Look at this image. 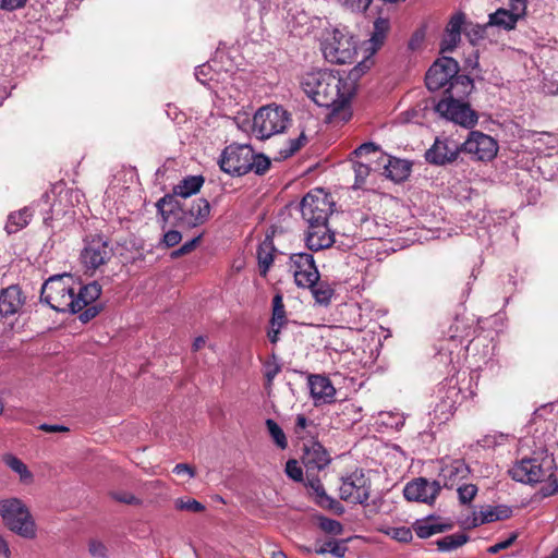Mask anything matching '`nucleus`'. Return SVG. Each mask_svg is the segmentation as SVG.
Masks as SVG:
<instances>
[{
  "label": "nucleus",
  "instance_id": "f257e3e1",
  "mask_svg": "<svg viewBox=\"0 0 558 558\" xmlns=\"http://www.w3.org/2000/svg\"><path fill=\"white\" fill-rule=\"evenodd\" d=\"M101 294V287L97 281L82 286L72 275L63 274L50 277L41 288L40 301L60 313L76 314L83 311L78 318L88 323L96 317L100 308L90 305Z\"/></svg>",
  "mask_w": 558,
  "mask_h": 558
},
{
  "label": "nucleus",
  "instance_id": "f03ea898",
  "mask_svg": "<svg viewBox=\"0 0 558 558\" xmlns=\"http://www.w3.org/2000/svg\"><path fill=\"white\" fill-rule=\"evenodd\" d=\"M301 87L317 106L330 110L335 117L349 106L355 84L348 75L329 70H313L301 77Z\"/></svg>",
  "mask_w": 558,
  "mask_h": 558
},
{
  "label": "nucleus",
  "instance_id": "7ed1b4c3",
  "mask_svg": "<svg viewBox=\"0 0 558 558\" xmlns=\"http://www.w3.org/2000/svg\"><path fill=\"white\" fill-rule=\"evenodd\" d=\"M474 89L472 78L456 81L451 92L435 105V111L444 119L452 121L464 128H471L477 122V114L471 109L468 97Z\"/></svg>",
  "mask_w": 558,
  "mask_h": 558
},
{
  "label": "nucleus",
  "instance_id": "20e7f679",
  "mask_svg": "<svg viewBox=\"0 0 558 558\" xmlns=\"http://www.w3.org/2000/svg\"><path fill=\"white\" fill-rule=\"evenodd\" d=\"M322 51L330 63H352L357 54V43L347 27L327 31L322 41Z\"/></svg>",
  "mask_w": 558,
  "mask_h": 558
},
{
  "label": "nucleus",
  "instance_id": "39448f33",
  "mask_svg": "<svg viewBox=\"0 0 558 558\" xmlns=\"http://www.w3.org/2000/svg\"><path fill=\"white\" fill-rule=\"evenodd\" d=\"M291 116L278 105L260 107L252 119V134L258 140H267L286 131Z\"/></svg>",
  "mask_w": 558,
  "mask_h": 558
},
{
  "label": "nucleus",
  "instance_id": "423d86ee",
  "mask_svg": "<svg viewBox=\"0 0 558 558\" xmlns=\"http://www.w3.org/2000/svg\"><path fill=\"white\" fill-rule=\"evenodd\" d=\"M459 63L451 57L438 58L429 66L425 74V84L430 92L444 90V95L451 92L456 81L471 78L468 75L459 74Z\"/></svg>",
  "mask_w": 558,
  "mask_h": 558
},
{
  "label": "nucleus",
  "instance_id": "0eeeda50",
  "mask_svg": "<svg viewBox=\"0 0 558 558\" xmlns=\"http://www.w3.org/2000/svg\"><path fill=\"white\" fill-rule=\"evenodd\" d=\"M555 462L550 457L524 458L515 462L509 470V475L515 482L536 484L554 476Z\"/></svg>",
  "mask_w": 558,
  "mask_h": 558
},
{
  "label": "nucleus",
  "instance_id": "6e6552de",
  "mask_svg": "<svg viewBox=\"0 0 558 558\" xmlns=\"http://www.w3.org/2000/svg\"><path fill=\"white\" fill-rule=\"evenodd\" d=\"M0 515L12 532L26 538L35 536V523L22 500L17 498L1 500Z\"/></svg>",
  "mask_w": 558,
  "mask_h": 558
},
{
  "label": "nucleus",
  "instance_id": "1a4fd4ad",
  "mask_svg": "<svg viewBox=\"0 0 558 558\" xmlns=\"http://www.w3.org/2000/svg\"><path fill=\"white\" fill-rule=\"evenodd\" d=\"M335 201L331 194L323 189L310 191L301 201L300 209L307 225L328 222L335 210Z\"/></svg>",
  "mask_w": 558,
  "mask_h": 558
},
{
  "label": "nucleus",
  "instance_id": "9d476101",
  "mask_svg": "<svg viewBox=\"0 0 558 558\" xmlns=\"http://www.w3.org/2000/svg\"><path fill=\"white\" fill-rule=\"evenodd\" d=\"M253 148L247 144H231L227 146L220 156V169L231 175H244L250 172V160Z\"/></svg>",
  "mask_w": 558,
  "mask_h": 558
},
{
  "label": "nucleus",
  "instance_id": "9b49d317",
  "mask_svg": "<svg viewBox=\"0 0 558 558\" xmlns=\"http://www.w3.org/2000/svg\"><path fill=\"white\" fill-rule=\"evenodd\" d=\"M289 270L293 274L295 284L302 289L312 287L320 278L314 256L306 252L290 255Z\"/></svg>",
  "mask_w": 558,
  "mask_h": 558
},
{
  "label": "nucleus",
  "instance_id": "f8f14e48",
  "mask_svg": "<svg viewBox=\"0 0 558 558\" xmlns=\"http://www.w3.org/2000/svg\"><path fill=\"white\" fill-rule=\"evenodd\" d=\"M461 151L471 155L476 160L490 161L497 155L498 144L490 135L472 131L461 144Z\"/></svg>",
  "mask_w": 558,
  "mask_h": 558
},
{
  "label": "nucleus",
  "instance_id": "ddd939ff",
  "mask_svg": "<svg viewBox=\"0 0 558 558\" xmlns=\"http://www.w3.org/2000/svg\"><path fill=\"white\" fill-rule=\"evenodd\" d=\"M439 463L440 469L436 481L439 482L440 488L453 489L471 474V469L463 459L444 457Z\"/></svg>",
  "mask_w": 558,
  "mask_h": 558
},
{
  "label": "nucleus",
  "instance_id": "4468645a",
  "mask_svg": "<svg viewBox=\"0 0 558 558\" xmlns=\"http://www.w3.org/2000/svg\"><path fill=\"white\" fill-rule=\"evenodd\" d=\"M437 398L438 402L434 408L435 415L441 421H447L453 415L462 399L457 380L450 378L441 383L437 390Z\"/></svg>",
  "mask_w": 558,
  "mask_h": 558
},
{
  "label": "nucleus",
  "instance_id": "2eb2a0df",
  "mask_svg": "<svg viewBox=\"0 0 558 558\" xmlns=\"http://www.w3.org/2000/svg\"><path fill=\"white\" fill-rule=\"evenodd\" d=\"M112 256V248L102 236H93L85 241L81 260L86 269L96 270L105 265Z\"/></svg>",
  "mask_w": 558,
  "mask_h": 558
},
{
  "label": "nucleus",
  "instance_id": "dca6fc26",
  "mask_svg": "<svg viewBox=\"0 0 558 558\" xmlns=\"http://www.w3.org/2000/svg\"><path fill=\"white\" fill-rule=\"evenodd\" d=\"M339 494L344 501L364 505L369 498L371 486L362 474H351L342 478Z\"/></svg>",
  "mask_w": 558,
  "mask_h": 558
},
{
  "label": "nucleus",
  "instance_id": "f3484780",
  "mask_svg": "<svg viewBox=\"0 0 558 558\" xmlns=\"http://www.w3.org/2000/svg\"><path fill=\"white\" fill-rule=\"evenodd\" d=\"M440 493L439 482L428 481L424 477H418L409 482L404 489L403 496L410 501H418L432 505Z\"/></svg>",
  "mask_w": 558,
  "mask_h": 558
},
{
  "label": "nucleus",
  "instance_id": "a211bd4d",
  "mask_svg": "<svg viewBox=\"0 0 558 558\" xmlns=\"http://www.w3.org/2000/svg\"><path fill=\"white\" fill-rule=\"evenodd\" d=\"M460 151L461 145L457 142L437 137L432 147L426 150L425 159L432 165L444 166L453 162Z\"/></svg>",
  "mask_w": 558,
  "mask_h": 558
},
{
  "label": "nucleus",
  "instance_id": "6ab92c4d",
  "mask_svg": "<svg viewBox=\"0 0 558 558\" xmlns=\"http://www.w3.org/2000/svg\"><path fill=\"white\" fill-rule=\"evenodd\" d=\"M525 4L509 2V9L500 8L488 15V25L505 31L514 29L518 22L526 14Z\"/></svg>",
  "mask_w": 558,
  "mask_h": 558
},
{
  "label": "nucleus",
  "instance_id": "aec40b11",
  "mask_svg": "<svg viewBox=\"0 0 558 558\" xmlns=\"http://www.w3.org/2000/svg\"><path fill=\"white\" fill-rule=\"evenodd\" d=\"M210 215V205L205 198H197L192 202L189 208H183L178 216V227L195 228L205 223Z\"/></svg>",
  "mask_w": 558,
  "mask_h": 558
},
{
  "label": "nucleus",
  "instance_id": "412c9836",
  "mask_svg": "<svg viewBox=\"0 0 558 558\" xmlns=\"http://www.w3.org/2000/svg\"><path fill=\"white\" fill-rule=\"evenodd\" d=\"M335 243V232L329 228L328 222L307 225L305 234L306 247L311 251H322Z\"/></svg>",
  "mask_w": 558,
  "mask_h": 558
},
{
  "label": "nucleus",
  "instance_id": "4be33fe9",
  "mask_svg": "<svg viewBox=\"0 0 558 558\" xmlns=\"http://www.w3.org/2000/svg\"><path fill=\"white\" fill-rule=\"evenodd\" d=\"M302 461L307 470H323L330 463L326 449L317 441H310L303 448Z\"/></svg>",
  "mask_w": 558,
  "mask_h": 558
},
{
  "label": "nucleus",
  "instance_id": "5701e85b",
  "mask_svg": "<svg viewBox=\"0 0 558 558\" xmlns=\"http://www.w3.org/2000/svg\"><path fill=\"white\" fill-rule=\"evenodd\" d=\"M452 526V523L442 522L438 517L427 515L425 518L417 519L413 523L412 529L420 538H428L432 535L451 530Z\"/></svg>",
  "mask_w": 558,
  "mask_h": 558
},
{
  "label": "nucleus",
  "instance_id": "b1692460",
  "mask_svg": "<svg viewBox=\"0 0 558 558\" xmlns=\"http://www.w3.org/2000/svg\"><path fill=\"white\" fill-rule=\"evenodd\" d=\"M308 385L311 396L315 400V403H328L332 401L336 390L327 377L322 375H312L308 378Z\"/></svg>",
  "mask_w": 558,
  "mask_h": 558
},
{
  "label": "nucleus",
  "instance_id": "393cba45",
  "mask_svg": "<svg viewBox=\"0 0 558 558\" xmlns=\"http://www.w3.org/2000/svg\"><path fill=\"white\" fill-rule=\"evenodd\" d=\"M227 75L228 71L222 72L218 65L217 60H211L196 66L195 69L196 80L209 88H213V83L223 82Z\"/></svg>",
  "mask_w": 558,
  "mask_h": 558
},
{
  "label": "nucleus",
  "instance_id": "a878e982",
  "mask_svg": "<svg viewBox=\"0 0 558 558\" xmlns=\"http://www.w3.org/2000/svg\"><path fill=\"white\" fill-rule=\"evenodd\" d=\"M23 299L21 290L11 286L2 290L0 294V315L3 317L16 314L23 306Z\"/></svg>",
  "mask_w": 558,
  "mask_h": 558
},
{
  "label": "nucleus",
  "instance_id": "bb28decb",
  "mask_svg": "<svg viewBox=\"0 0 558 558\" xmlns=\"http://www.w3.org/2000/svg\"><path fill=\"white\" fill-rule=\"evenodd\" d=\"M177 197L178 195L172 192V194H166L156 203L158 214L163 222L173 218L178 223V216L181 215L182 206Z\"/></svg>",
  "mask_w": 558,
  "mask_h": 558
},
{
  "label": "nucleus",
  "instance_id": "cd10ccee",
  "mask_svg": "<svg viewBox=\"0 0 558 558\" xmlns=\"http://www.w3.org/2000/svg\"><path fill=\"white\" fill-rule=\"evenodd\" d=\"M276 247L271 240H264L257 248L256 257L262 277H266L275 258Z\"/></svg>",
  "mask_w": 558,
  "mask_h": 558
},
{
  "label": "nucleus",
  "instance_id": "c85d7f7f",
  "mask_svg": "<svg viewBox=\"0 0 558 558\" xmlns=\"http://www.w3.org/2000/svg\"><path fill=\"white\" fill-rule=\"evenodd\" d=\"M410 172V163L399 158H388L387 163L384 166V174L395 182L405 180Z\"/></svg>",
  "mask_w": 558,
  "mask_h": 558
},
{
  "label": "nucleus",
  "instance_id": "c756f323",
  "mask_svg": "<svg viewBox=\"0 0 558 558\" xmlns=\"http://www.w3.org/2000/svg\"><path fill=\"white\" fill-rule=\"evenodd\" d=\"M204 184L203 175H187L173 186L174 195L187 198L196 194Z\"/></svg>",
  "mask_w": 558,
  "mask_h": 558
},
{
  "label": "nucleus",
  "instance_id": "7c9ffc66",
  "mask_svg": "<svg viewBox=\"0 0 558 558\" xmlns=\"http://www.w3.org/2000/svg\"><path fill=\"white\" fill-rule=\"evenodd\" d=\"M31 218L32 213L27 207L10 214L5 223V231L9 234L16 233L28 225Z\"/></svg>",
  "mask_w": 558,
  "mask_h": 558
},
{
  "label": "nucleus",
  "instance_id": "2f4dec72",
  "mask_svg": "<svg viewBox=\"0 0 558 558\" xmlns=\"http://www.w3.org/2000/svg\"><path fill=\"white\" fill-rule=\"evenodd\" d=\"M311 289L312 294L319 305L328 306L335 295V289L332 284L327 281H316L312 287H306Z\"/></svg>",
  "mask_w": 558,
  "mask_h": 558
},
{
  "label": "nucleus",
  "instance_id": "473e14b6",
  "mask_svg": "<svg viewBox=\"0 0 558 558\" xmlns=\"http://www.w3.org/2000/svg\"><path fill=\"white\" fill-rule=\"evenodd\" d=\"M389 28L390 23L388 19L379 16L374 21L373 33L369 39L373 49H378L384 44Z\"/></svg>",
  "mask_w": 558,
  "mask_h": 558
},
{
  "label": "nucleus",
  "instance_id": "72a5a7b5",
  "mask_svg": "<svg viewBox=\"0 0 558 558\" xmlns=\"http://www.w3.org/2000/svg\"><path fill=\"white\" fill-rule=\"evenodd\" d=\"M347 550L345 542L338 539L324 542L314 549L317 555L331 554L336 558H343Z\"/></svg>",
  "mask_w": 558,
  "mask_h": 558
},
{
  "label": "nucleus",
  "instance_id": "f704fd0d",
  "mask_svg": "<svg viewBox=\"0 0 558 558\" xmlns=\"http://www.w3.org/2000/svg\"><path fill=\"white\" fill-rule=\"evenodd\" d=\"M486 523L506 520L511 517L512 509L506 505L487 506L481 509Z\"/></svg>",
  "mask_w": 558,
  "mask_h": 558
},
{
  "label": "nucleus",
  "instance_id": "c9c22d12",
  "mask_svg": "<svg viewBox=\"0 0 558 558\" xmlns=\"http://www.w3.org/2000/svg\"><path fill=\"white\" fill-rule=\"evenodd\" d=\"M469 541V536L464 533H456L447 535L436 542L438 550L452 551Z\"/></svg>",
  "mask_w": 558,
  "mask_h": 558
},
{
  "label": "nucleus",
  "instance_id": "e433bc0d",
  "mask_svg": "<svg viewBox=\"0 0 558 558\" xmlns=\"http://www.w3.org/2000/svg\"><path fill=\"white\" fill-rule=\"evenodd\" d=\"M4 462L13 472L19 474L22 482H28L32 480L33 475L29 472L27 465L17 457L13 454H7L4 457Z\"/></svg>",
  "mask_w": 558,
  "mask_h": 558
},
{
  "label": "nucleus",
  "instance_id": "4c0bfd02",
  "mask_svg": "<svg viewBox=\"0 0 558 558\" xmlns=\"http://www.w3.org/2000/svg\"><path fill=\"white\" fill-rule=\"evenodd\" d=\"M488 28H490V25H488V22L483 25L469 23V24H465L463 32H464V35L466 36V38L469 39V41L472 45H476L480 40H482L485 37Z\"/></svg>",
  "mask_w": 558,
  "mask_h": 558
},
{
  "label": "nucleus",
  "instance_id": "58836bf2",
  "mask_svg": "<svg viewBox=\"0 0 558 558\" xmlns=\"http://www.w3.org/2000/svg\"><path fill=\"white\" fill-rule=\"evenodd\" d=\"M288 323L283 299L281 294H276L272 299V315L270 325L284 326Z\"/></svg>",
  "mask_w": 558,
  "mask_h": 558
},
{
  "label": "nucleus",
  "instance_id": "ea45409f",
  "mask_svg": "<svg viewBox=\"0 0 558 558\" xmlns=\"http://www.w3.org/2000/svg\"><path fill=\"white\" fill-rule=\"evenodd\" d=\"M266 427L268 429V433L270 437L272 438L274 442L277 445L280 449H286L288 447V440L286 437L284 432L279 426V424L274 421L272 418L266 420Z\"/></svg>",
  "mask_w": 558,
  "mask_h": 558
},
{
  "label": "nucleus",
  "instance_id": "a19ab883",
  "mask_svg": "<svg viewBox=\"0 0 558 558\" xmlns=\"http://www.w3.org/2000/svg\"><path fill=\"white\" fill-rule=\"evenodd\" d=\"M454 488L461 505H470L478 492L477 486L471 483H461Z\"/></svg>",
  "mask_w": 558,
  "mask_h": 558
},
{
  "label": "nucleus",
  "instance_id": "79ce46f5",
  "mask_svg": "<svg viewBox=\"0 0 558 558\" xmlns=\"http://www.w3.org/2000/svg\"><path fill=\"white\" fill-rule=\"evenodd\" d=\"M270 159L263 154H255L253 151L252 159L250 160V172L257 175H263L270 168Z\"/></svg>",
  "mask_w": 558,
  "mask_h": 558
},
{
  "label": "nucleus",
  "instance_id": "37998d69",
  "mask_svg": "<svg viewBox=\"0 0 558 558\" xmlns=\"http://www.w3.org/2000/svg\"><path fill=\"white\" fill-rule=\"evenodd\" d=\"M380 417L383 424L391 428H395L396 430H399L401 427H403L405 422L404 415L400 413L384 412L380 413Z\"/></svg>",
  "mask_w": 558,
  "mask_h": 558
},
{
  "label": "nucleus",
  "instance_id": "c03bdc74",
  "mask_svg": "<svg viewBox=\"0 0 558 558\" xmlns=\"http://www.w3.org/2000/svg\"><path fill=\"white\" fill-rule=\"evenodd\" d=\"M175 508L179 510H185L190 512H202L205 510V506L193 498H179L175 500Z\"/></svg>",
  "mask_w": 558,
  "mask_h": 558
},
{
  "label": "nucleus",
  "instance_id": "a18cd8bd",
  "mask_svg": "<svg viewBox=\"0 0 558 558\" xmlns=\"http://www.w3.org/2000/svg\"><path fill=\"white\" fill-rule=\"evenodd\" d=\"M353 169L355 173V181L356 183H363L367 175L369 174L372 168L369 165V160H355L353 163Z\"/></svg>",
  "mask_w": 558,
  "mask_h": 558
},
{
  "label": "nucleus",
  "instance_id": "49530a36",
  "mask_svg": "<svg viewBox=\"0 0 558 558\" xmlns=\"http://www.w3.org/2000/svg\"><path fill=\"white\" fill-rule=\"evenodd\" d=\"M338 3L351 12H365L373 0H337Z\"/></svg>",
  "mask_w": 558,
  "mask_h": 558
},
{
  "label": "nucleus",
  "instance_id": "de8ad7c7",
  "mask_svg": "<svg viewBox=\"0 0 558 558\" xmlns=\"http://www.w3.org/2000/svg\"><path fill=\"white\" fill-rule=\"evenodd\" d=\"M319 527L324 532L333 534V535H340L343 532V526L339 521L329 519V518H325V517H322L319 519Z\"/></svg>",
  "mask_w": 558,
  "mask_h": 558
},
{
  "label": "nucleus",
  "instance_id": "09e8293b",
  "mask_svg": "<svg viewBox=\"0 0 558 558\" xmlns=\"http://www.w3.org/2000/svg\"><path fill=\"white\" fill-rule=\"evenodd\" d=\"M316 504L322 508L332 510L337 514H342L344 512L343 506L332 497L327 494H323V497L316 500Z\"/></svg>",
  "mask_w": 558,
  "mask_h": 558
},
{
  "label": "nucleus",
  "instance_id": "8fccbe9b",
  "mask_svg": "<svg viewBox=\"0 0 558 558\" xmlns=\"http://www.w3.org/2000/svg\"><path fill=\"white\" fill-rule=\"evenodd\" d=\"M378 153H379L378 147L374 143H372V142L364 143V144L360 145L353 151L355 158L363 159V160H369V161H371V159L368 158V156L369 155H376Z\"/></svg>",
  "mask_w": 558,
  "mask_h": 558
},
{
  "label": "nucleus",
  "instance_id": "3c124183",
  "mask_svg": "<svg viewBox=\"0 0 558 558\" xmlns=\"http://www.w3.org/2000/svg\"><path fill=\"white\" fill-rule=\"evenodd\" d=\"M460 39L461 34L448 33V31H446L440 44L441 51H452L460 43Z\"/></svg>",
  "mask_w": 558,
  "mask_h": 558
},
{
  "label": "nucleus",
  "instance_id": "603ef678",
  "mask_svg": "<svg viewBox=\"0 0 558 558\" xmlns=\"http://www.w3.org/2000/svg\"><path fill=\"white\" fill-rule=\"evenodd\" d=\"M465 24V15L461 12L459 13H456L454 15H452L446 26V31H448V33H458V34H461L462 31H463V26Z\"/></svg>",
  "mask_w": 558,
  "mask_h": 558
},
{
  "label": "nucleus",
  "instance_id": "864d4df0",
  "mask_svg": "<svg viewBox=\"0 0 558 558\" xmlns=\"http://www.w3.org/2000/svg\"><path fill=\"white\" fill-rule=\"evenodd\" d=\"M286 473L291 480L295 482L303 481V470L300 466L299 462L294 459H290L286 463Z\"/></svg>",
  "mask_w": 558,
  "mask_h": 558
},
{
  "label": "nucleus",
  "instance_id": "5fc2aeb1",
  "mask_svg": "<svg viewBox=\"0 0 558 558\" xmlns=\"http://www.w3.org/2000/svg\"><path fill=\"white\" fill-rule=\"evenodd\" d=\"M426 28L422 26L417 28L411 36L408 43V48L412 51L420 49L425 40Z\"/></svg>",
  "mask_w": 558,
  "mask_h": 558
},
{
  "label": "nucleus",
  "instance_id": "6e6d98bb",
  "mask_svg": "<svg viewBox=\"0 0 558 558\" xmlns=\"http://www.w3.org/2000/svg\"><path fill=\"white\" fill-rule=\"evenodd\" d=\"M202 235H197L193 238L192 240L185 242L181 247L174 250L171 252L170 256L171 258L175 259L181 257L182 255L191 253L199 242Z\"/></svg>",
  "mask_w": 558,
  "mask_h": 558
},
{
  "label": "nucleus",
  "instance_id": "4d7b16f0",
  "mask_svg": "<svg viewBox=\"0 0 558 558\" xmlns=\"http://www.w3.org/2000/svg\"><path fill=\"white\" fill-rule=\"evenodd\" d=\"M281 372V365L274 356L272 361H268L265 364V378L268 385L272 384L275 377Z\"/></svg>",
  "mask_w": 558,
  "mask_h": 558
},
{
  "label": "nucleus",
  "instance_id": "13d9d810",
  "mask_svg": "<svg viewBox=\"0 0 558 558\" xmlns=\"http://www.w3.org/2000/svg\"><path fill=\"white\" fill-rule=\"evenodd\" d=\"M111 497L122 504L126 505H140L141 499L135 497L132 493L125 490L112 492Z\"/></svg>",
  "mask_w": 558,
  "mask_h": 558
},
{
  "label": "nucleus",
  "instance_id": "bf43d9fd",
  "mask_svg": "<svg viewBox=\"0 0 558 558\" xmlns=\"http://www.w3.org/2000/svg\"><path fill=\"white\" fill-rule=\"evenodd\" d=\"M486 521L484 520V515L482 510L474 511L471 517L466 518V520L463 522L464 526L468 529L477 527L480 525L485 524Z\"/></svg>",
  "mask_w": 558,
  "mask_h": 558
},
{
  "label": "nucleus",
  "instance_id": "052dcab7",
  "mask_svg": "<svg viewBox=\"0 0 558 558\" xmlns=\"http://www.w3.org/2000/svg\"><path fill=\"white\" fill-rule=\"evenodd\" d=\"M392 537L399 542L408 543L412 539V530L407 526L395 527Z\"/></svg>",
  "mask_w": 558,
  "mask_h": 558
},
{
  "label": "nucleus",
  "instance_id": "680f3d73",
  "mask_svg": "<svg viewBox=\"0 0 558 558\" xmlns=\"http://www.w3.org/2000/svg\"><path fill=\"white\" fill-rule=\"evenodd\" d=\"M181 239H182L181 232H179L177 230H169L163 234L162 243L167 247H172V246L179 244Z\"/></svg>",
  "mask_w": 558,
  "mask_h": 558
},
{
  "label": "nucleus",
  "instance_id": "e2e57ef3",
  "mask_svg": "<svg viewBox=\"0 0 558 558\" xmlns=\"http://www.w3.org/2000/svg\"><path fill=\"white\" fill-rule=\"evenodd\" d=\"M305 141H306V137L303 133L299 137L290 140L289 147L284 151L286 156H291L294 153H296L304 145Z\"/></svg>",
  "mask_w": 558,
  "mask_h": 558
},
{
  "label": "nucleus",
  "instance_id": "0e129e2a",
  "mask_svg": "<svg viewBox=\"0 0 558 558\" xmlns=\"http://www.w3.org/2000/svg\"><path fill=\"white\" fill-rule=\"evenodd\" d=\"M27 0H0V9L5 11H14L23 8Z\"/></svg>",
  "mask_w": 558,
  "mask_h": 558
},
{
  "label": "nucleus",
  "instance_id": "69168bd1",
  "mask_svg": "<svg viewBox=\"0 0 558 558\" xmlns=\"http://www.w3.org/2000/svg\"><path fill=\"white\" fill-rule=\"evenodd\" d=\"M517 535L512 534L510 535L506 541L496 543L495 545L490 546L487 551L489 554H497L498 551L508 548L512 543L515 541Z\"/></svg>",
  "mask_w": 558,
  "mask_h": 558
},
{
  "label": "nucleus",
  "instance_id": "338daca9",
  "mask_svg": "<svg viewBox=\"0 0 558 558\" xmlns=\"http://www.w3.org/2000/svg\"><path fill=\"white\" fill-rule=\"evenodd\" d=\"M106 546L99 541H92L89 543V553L94 557H105L106 555Z\"/></svg>",
  "mask_w": 558,
  "mask_h": 558
},
{
  "label": "nucleus",
  "instance_id": "774afa93",
  "mask_svg": "<svg viewBox=\"0 0 558 558\" xmlns=\"http://www.w3.org/2000/svg\"><path fill=\"white\" fill-rule=\"evenodd\" d=\"M234 122L241 130H243V131L250 130L252 132V121L250 120V118L246 114H238L234 118Z\"/></svg>",
  "mask_w": 558,
  "mask_h": 558
}]
</instances>
